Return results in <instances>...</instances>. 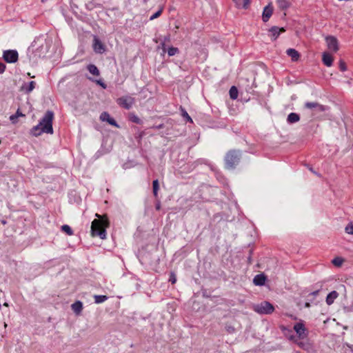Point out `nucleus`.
<instances>
[{
	"label": "nucleus",
	"mask_w": 353,
	"mask_h": 353,
	"mask_svg": "<svg viewBox=\"0 0 353 353\" xmlns=\"http://www.w3.org/2000/svg\"><path fill=\"white\" fill-rule=\"evenodd\" d=\"M53 118L54 113L52 111H47L39 124L31 129V134L34 137H38L42 133L53 134Z\"/></svg>",
	"instance_id": "nucleus-1"
},
{
	"label": "nucleus",
	"mask_w": 353,
	"mask_h": 353,
	"mask_svg": "<svg viewBox=\"0 0 353 353\" xmlns=\"http://www.w3.org/2000/svg\"><path fill=\"white\" fill-rule=\"evenodd\" d=\"M96 216L98 219L92 221L91 224V234L92 236H99L101 239H106V228L109 226V222L105 217H101L98 214Z\"/></svg>",
	"instance_id": "nucleus-2"
},
{
	"label": "nucleus",
	"mask_w": 353,
	"mask_h": 353,
	"mask_svg": "<svg viewBox=\"0 0 353 353\" xmlns=\"http://www.w3.org/2000/svg\"><path fill=\"white\" fill-rule=\"evenodd\" d=\"M241 157L240 151L230 150L225 158V166L228 169H232L238 164Z\"/></svg>",
	"instance_id": "nucleus-3"
},
{
	"label": "nucleus",
	"mask_w": 353,
	"mask_h": 353,
	"mask_svg": "<svg viewBox=\"0 0 353 353\" xmlns=\"http://www.w3.org/2000/svg\"><path fill=\"white\" fill-rule=\"evenodd\" d=\"M253 309L260 314H270L274 310V306L268 301H263L259 304L254 305Z\"/></svg>",
	"instance_id": "nucleus-4"
},
{
	"label": "nucleus",
	"mask_w": 353,
	"mask_h": 353,
	"mask_svg": "<svg viewBox=\"0 0 353 353\" xmlns=\"http://www.w3.org/2000/svg\"><path fill=\"white\" fill-rule=\"evenodd\" d=\"M117 104L126 110H130L135 103L134 97L130 95H125L117 99Z\"/></svg>",
	"instance_id": "nucleus-5"
},
{
	"label": "nucleus",
	"mask_w": 353,
	"mask_h": 353,
	"mask_svg": "<svg viewBox=\"0 0 353 353\" xmlns=\"http://www.w3.org/2000/svg\"><path fill=\"white\" fill-rule=\"evenodd\" d=\"M19 54L15 50H5L3 54V58L7 63H14L18 60Z\"/></svg>",
	"instance_id": "nucleus-6"
},
{
	"label": "nucleus",
	"mask_w": 353,
	"mask_h": 353,
	"mask_svg": "<svg viewBox=\"0 0 353 353\" xmlns=\"http://www.w3.org/2000/svg\"><path fill=\"white\" fill-rule=\"evenodd\" d=\"M328 50L333 52L339 50V42L337 39L334 36H327L325 38Z\"/></svg>",
	"instance_id": "nucleus-7"
},
{
	"label": "nucleus",
	"mask_w": 353,
	"mask_h": 353,
	"mask_svg": "<svg viewBox=\"0 0 353 353\" xmlns=\"http://www.w3.org/2000/svg\"><path fill=\"white\" fill-rule=\"evenodd\" d=\"M285 32L284 28H279L278 26H272L268 30V35L271 38L272 41H275L279 37V35Z\"/></svg>",
	"instance_id": "nucleus-8"
},
{
	"label": "nucleus",
	"mask_w": 353,
	"mask_h": 353,
	"mask_svg": "<svg viewBox=\"0 0 353 353\" xmlns=\"http://www.w3.org/2000/svg\"><path fill=\"white\" fill-rule=\"evenodd\" d=\"M92 47L94 51L98 54H103L105 51V45L96 36L94 37Z\"/></svg>",
	"instance_id": "nucleus-9"
},
{
	"label": "nucleus",
	"mask_w": 353,
	"mask_h": 353,
	"mask_svg": "<svg viewBox=\"0 0 353 353\" xmlns=\"http://www.w3.org/2000/svg\"><path fill=\"white\" fill-rule=\"evenodd\" d=\"M294 330L300 339L307 337L306 329L303 323H297L294 325Z\"/></svg>",
	"instance_id": "nucleus-10"
},
{
	"label": "nucleus",
	"mask_w": 353,
	"mask_h": 353,
	"mask_svg": "<svg viewBox=\"0 0 353 353\" xmlns=\"http://www.w3.org/2000/svg\"><path fill=\"white\" fill-rule=\"evenodd\" d=\"M273 7L272 3H270L265 7H264L263 13H262V20L263 22H268L273 13Z\"/></svg>",
	"instance_id": "nucleus-11"
},
{
	"label": "nucleus",
	"mask_w": 353,
	"mask_h": 353,
	"mask_svg": "<svg viewBox=\"0 0 353 353\" xmlns=\"http://www.w3.org/2000/svg\"><path fill=\"white\" fill-rule=\"evenodd\" d=\"M305 107L308 109L314 110L319 112H324L325 110V107L324 105L316 102H307L305 104Z\"/></svg>",
	"instance_id": "nucleus-12"
},
{
	"label": "nucleus",
	"mask_w": 353,
	"mask_h": 353,
	"mask_svg": "<svg viewBox=\"0 0 353 353\" xmlns=\"http://www.w3.org/2000/svg\"><path fill=\"white\" fill-rule=\"evenodd\" d=\"M100 119L102 121H106L110 125L119 128V125L116 122V121L110 117V115L107 112H103L100 115Z\"/></svg>",
	"instance_id": "nucleus-13"
},
{
	"label": "nucleus",
	"mask_w": 353,
	"mask_h": 353,
	"mask_svg": "<svg viewBox=\"0 0 353 353\" xmlns=\"http://www.w3.org/2000/svg\"><path fill=\"white\" fill-rule=\"evenodd\" d=\"M36 83L34 81H31L28 83H24L21 86V90L28 94L30 93L35 88Z\"/></svg>",
	"instance_id": "nucleus-14"
},
{
	"label": "nucleus",
	"mask_w": 353,
	"mask_h": 353,
	"mask_svg": "<svg viewBox=\"0 0 353 353\" xmlns=\"http://www.w3.org/2000/svg\"><path fill=\"white\" fill-rule=\"evenodd\" d=\"M322 57V61L323 63L326 66L330 67L332 65L333 62L332 57L327 52H323Z\"/></svg>",
	"instance_id": "nucleus-15"
},
{
	"label": "nucleus",
	"mask_w": 353,
	"mask_h": 353,
	"mask_svg": "<svg viewBox=\"0 0 353 353\" xmlns=\"http://www.w3.org/2000/svg\"><path fill=\"white\" fill-rule=\"evenodd\" d=\"M265 276L263 274H257L254 276L253 283L256 285L261 286L265 284Z\"/></svg>",
	"instance_id": "nucleus-16"
},
{
	"label": "nucleus",
	"mask_w": 353,
	"mask_h": 353,
	"mask_svg": "<svg viewBox=\"0 0 353 353\" xmlns=\"http://www.w3.org/2000/svg\"><path fill=\"white\" fill-rule=\"evenodd\" d=\"M338 296L339 294L336 291H332L327 294L326 297V303L328 305H332L334 303V300L338 297Z\"/></svg>",
	"instance_id": "nucleus-17"
},
{
	"label": "nucleus",
	"mask_w": 353,
	"mask_h": 353,
	"mask_svg": "<svg viewBox=\"0 0 353 353\" xmlns=\"http://www.w3.org/2000/svg\"><path fill=\"white\" fill-rule=\"evenodd\" d=\"M287 54L291 57L292 60L294 61H298L299 59V53L297 50L293 48H289L286 51Z\"/></svg>",
	"instance_id": "nucleus-18"
},
{
	"label": "nucleus",
	"mask_w": 353,
	"mask_h": 353,
	"mask_svg": "<svg viewBox=\"0 0 353 353\" xmlns=\"http://www.w3.org/2000/svg\"><path fill=\"white\" fill-rule=\"evenodd\" d=\"M72 310L77 314L79 315L83 310V304L81 301H77L71 305Z\"/></svg>",
	"instance_id": "nucleus-19"
},
{
	"label": "nucleus",
	"mask_w": 353,
	"mask_h": 353,
	"mask_svg": "<svg viewBox=\"0 0 353 353\" xmlns=\"http://www.w3.org/2000/svg\"><path fill=\"white\" fill-rule=\"evenodd\" d=\"M300 120V117L298 114L292 112L288 114L287 121L288 123H294Z\"/></svg>",
	"instance_id": "nucleus-20"
},
{
	"label": "nucleus",
	"mask_w": 353,
	"mask_h": 353,
	"mask_svg": "<svg viewBox=\"0 0 353 353\" xmlns=\"http://www.w3.org/2000/svg\"><path fill=\"white\" fill-rule=\"evenodd\" d=\"M25 117V114H23L19 109H18L14 114H12L10 117V120L12 123H17V119L19 117Z\"/></svg>",
	"instance_id": "nucleus-21"
},
{
	"label": "nucleus",
	"mask_w": 353,
	"mask_h": 353,
	"mask_svg": "<svg viewBox=\"0 0 353 353\" xmlns=\"http://www.w3.org/2000/svg\"><path fill=\"white\" fill-rule=\"evenodd\" d=\"M88 70L94 76H99L100 74L99 70L97 67L93 64H90L88 65Z\"/></svg>",
	"instance_id": "nucleus-22"
},
{
	"label": "nucleus",
	"mask_w": 353,
	"mask_h": 353,
	"mask_svg": "<svg viewBox=\"0 0 353 353\" xmlns=\"http://www.w3.org/2000/svg\"><path fill=\"white\" fill-rule=\"evenodd\" d=\"M279 7L281 9H287L290 7L289 0H276Z\"/></svg>",
	"instance_id": "nucleus-23"
},
{
	"label": "nucleus",
	"mask_w": 353,
	"mask_h": 353,
	"mask_svg": "<svg viewBox=\"0 0 353 353\" xmlns=\"http://www.w3.org/2000/svg\"><path fill=\"white\" fill-rule=\"evenodd\" d=\"M94 302L97 304L102 303L108 299V296L105 295H94Z\"/></svg>",
	"instance_id": "nucleus-24"
},
{
	"label": "nucleus",
	"mask_w": 353,
	"mask_h": 353,
	"mask_svg": "<svg viewBox=\"0 0 353 353\" xmlns=\"http://www.w3.org/2000/svg\"><path fill=\"white\" fill-rule=\"evenodd\" d=\"M236 3L238 6H241L243 8L247 9L250 4V0H238Z\"/></svg>",
	"instance_id": "nucleus-25"
},
{
	"label": "nucleus",
	"mask_w": 353,
	"mask_h": 353,
	"mask_svg": "<svg viewBox=\"0 0 353 353\" xmlns=\"http://www.w3.org/2000/svg\"><path fill=\"white\" fill-rule=\"evenodd\" d=\"M230 97L232 99H236L238 97V90L235 86H232L230 90Z\"/></svg>",
	"instance_id": "nucleus-26"
},
{
	"label": "nucleus",
	"mask_w": 353,
	"mask_h": 353,
	"mask_svg": "<svg viewBox=\"0 0 353 353\" xmlns=\"http://www.w3.org/2000/svg\"><path fill=\"white\" fill-rule=\"evenodd\" d=\"M345 231L347 234L353 235V221L347 223L345 228Z\"/></svg>",
	"instance_id": "nucleus-27"
},
{
	"label": "nucleus",
	"mask_w": 353,
	"mask_h": 353,
	"mask_svg": "<svg viewBox=\"0 0 353 353\" xmlns=\"http://www.w3.org/2000/svg\"><path fill=\"white\" fill-rule=\"evenodd\" d=\"M61 230L63 232H65L68 235L73 234L72 230L68 225H63L61 226Z\"/></svg>",
	"instance_id": "nucleus-28"
},
{
	"label": "nucleus",
	"mask_w": 353,
	"mask_h": 353,
	"mask_svg": "<svg viewBox=\"0 0 353 353\" xmlns=\"http://www.w3.org/2000/svg\"><path fill=\"white\" fill-rule=\"evenodd\" d=\"M179 52V49L174 47H170L168 50V54L170 57L174 56Z\"/></svg>",
	"instance_id": "nucleus-29"
},
{
	"label": "nucleus",
	"mask_w": 353,
	"mask_h": 353,
	"mask_svg": "<svg viewBox=\"0 0 353 353\" xmlns=\"http://www.w3.org/2000/svg\"><path fill=\"white\" fill-rule=\"evenodd\" d=\"M152 185H153V193H154V196H157L158 190H159V181L157 179L153 181Z\"/></svg>",
	"instance_id": "nucleus-30"
},
{
	"label": "nucleus",
	"mask_w": 353,
	"mask_h": 353,
	"mask_svg": "<svg viewBox=\"0 0 353 353\" xmlns=\"http://www.w3.org/2000/svg\"><path fill=\"white\" fill-rule=\"evenodd\" d=\"M343 262V260L341 257H336L332 260V263L336 266H341Z\"/></svg>",
	"instance_id": "nucleus-31"
},
{
	"label": "nucleus",
	"mask_w": 353,
	"mask_h": 353,
	"mask_svg": "<svg viewBox=\"0 0 353 353\" xmlns=\"http://www.w3.org/2000/svg\"><path fill=\"white\" fill-rule=\"evenodd\" d=\"M162 11H163V9L160 8L154 14H153L152 15L150 16V20L152 21V20H154V19H157V17H159L161 14Z\"/></svg>",
	"instance_id": "nucleus-32"
},
{
	"label": "nucleus",
	"mask_w": 353,
	"mask_h": 353,
	"mask_svg": "<svg viewBox=\"0 0 353 353\" xmlns=\"http://www.w3.org/2000/svg\"><path fill=\"white\" fill-rule=\"evenodd\" d=\"M182 116L183 118H185L188 121L190 122V123H192V118L189 116V114H188V112L184 110H182Z\"/></svg>",
	"instance_id": "nucleus-33"
},
{
	"label": "nucleus",
	"mask_w": 353,
	"mask_h": 353,
	"mask_svg": "<svg viewBox=\"0 0 353 353\" xmlns=\"http://www.w3.org/2000/svg\"><path fill=\"white\" fill-rule=\"evenodd\" d=\"M339 68H340V70L343 72H344L347 70L346 65H345V62H343V61H340Z\"/></svg>",
	"instance_id": "nucleus-34"
},
{
	"label": "nucleus",
	"mask_w": 353,
	"mask_h": 353,
	"mask_svg": "<svg viewBox=\"0 0 353 353\" xmlns=\"http://www.w3.org/2000/svg\"><path fill=\"white\" fill-rule=\"evenodd\" d=\"M170 281H171V283L172 284L176 283V276H175V274L174 273H171L170 274Z\"/></svg>",
	"instance_id": "nucleus-35"
},
{
	"label": "nucleus",
	"mask_w": 353,
	"mask_h": 353,
	"mask_svg": "<svg viewBox=\"0 0 353 353\" xmlns=\"http://www.w3.org/2000/svg\"><path fill=\"white\" fill-rule=\"evenodd\" d=\"M96 83L100 85L104 89L106 88L105 84L101 80H97Z\"/></svg>",
	"instance_id": "nucleus-36"
},
{
	"label": "nucleus",
	"mask_w": 353,
	"mask_h": 353,
	"mask_svg": "<svg viewBox=\"0 0 353 353\" xmlns=\"http://www.w3.org/2000/svg\"><path fill=\"white\" fill-rule=\"evenodd\" d=\"M6 65L4 63L0 62V74L3 73L5 71Z\"/></svg>",
	"instance_id": "nucleus-37"
},
{
	"label": "nucleus",
	"mask_w": 353,
	"mask_h": 353,
	"mask_svg": "<svg viewBox=\"0 0 353 353\" xmlns=\"http://www.w3.org/2000/svg\"><path fill=\"white\" fill-rule=\"evenodd\" d=\"M227 330L230 332V333H232L234 331V327H231V326H228L227 327Z\"/></svg>",
	"instance_id": "nucleus-38"
},
{
	"label": "nucleus",
	"mask_w": 353,
	"mask_h": 353,
	"mask_svg": "<svg viewBox=\"0 0 353 353\" xmlns=\"http://www.w3.org/2000/svg\"><path fill=\"white\" fill-rule=\"evenodd\" d=\"M132 121L134 122H135V123H139V119L137 117H136V116H134L133 117Z\"/></svg>",
	"instance_id": "nucleus-39"
},
{
	"label": "nucleus",
	"mask_w": 353,
	"mask_h": 353,
	"mask_svg": "<svg viewBox=\"0 0 353 353\" xmlns=\"http://www.w3.org/2000/svg\"><path fill=\"white\" fill-rule=\"evenodd\" d=\"M318 293H319V291L317 290V291L314 292L312 294L314 295H316Z\"/></svg>",
	"instance_id": "nucleus-40"
},
{
	"label": "nucleus",
	"mask_w": 353,
	"mask_h": 353,
	"mask_svg": "<svg viewBox=\"0 0 353 353\" xmlns=\"http://www.w3.org/2000/svg\"><path fill=\"white\" fill-rule=\"evenodd\" d=\"M157 210H159V209H160V205H157Z\"/></svg>",
	"instance_id": "nucleus-41"
},
{
	"label": "nucleus",
	"mask_w": 353,
	"mask_h": 353,
	"mask_svg": "<svg viewBox=\"0 0 353 353\" xmlns=\"http://www.w3.org/2000/svg\"><path fill=\"white\" fill-rule=\"evenodd\" d=\"M3 305H5V306H8V303H5L3 304Z\"/></svg>",
	"instance_id": "nucleus-42"
}]
</instances>
